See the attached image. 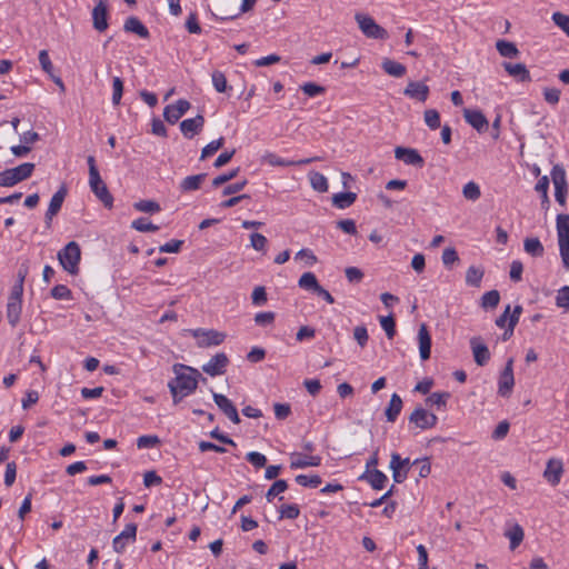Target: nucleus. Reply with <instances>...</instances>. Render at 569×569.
<instances>
[{"label":"nucleus","mask_w":569,"mask_h":569,"mask_svg":"<svg viewBox=\"0 0 569 569\" xmlns=\"http://www.w3.org/2000/svg\"><path fill=\"white\" fill-rule=\"evenodd\" d=\"M174 378L168 383L188 395H192L198 388V378L201 377L200 372L190 366L183 363H174L172 366Z\"/></svg>","instance_id":"f257e3e1"},{"label":"nucleus","mask_w":569,"mask_h":569,"mask_svg":"<svg viewBox=\"0 0 569 569\" xmlns=\"http://www.w3.org/2000/svg\"><path fill=\"white\" fill-rule=\"evenodd\" d=\"M556 227L562 266L566 270H569V214H558Z\"/></svg>","instance_id":"f03ea898"},{"label":"nucleus","mask_w":569,"mask_h":569,"mask_svg":"<svg viewBox=\"0 0 569 569\" xmlns=\"http://www.w3.org/2000/svg\"><path fill=\"white\" fill-rule=\"evenodd\" d=\"M58 259L62 268L70 274L79 272V262L81 259L80 246L76 241L67 243L58 253Z\"/></svg>","instance_id":"7ed1b4c3"},{"label":"nucleus","mask_w":569,"mask_h":569,"mask_svg":"<svg viewBox=\"0 0 569 569\" xmlns=\"http://www.w3.org/2000/svg\"><path fill=\"white\" fill-rule=\"evenodd\" d=\"M34 163L24 162L16 168L6 169L0 172V187H13L17 183L31 177Z\"/></svg>","instance_id":"20e7f679"},{"label":"nucleus","mask_w":569,"mask_h":569,"mask_svg":"<svg viewBox=\"0 0 569 569\" xmlns=\"http://www.w3.org/2000/svg\"><path fill=\"white\" fill-rule=\"evenodd\" d=\"M355 19L359 26V29L367 38L380 40L388 38L387 30L380 27L370 16L365 13H356Z\"/></svg>","instance_id":"39448f33"},{"label":"nucleus","mask_w":569,"mask_h":569,"mask_svg":"<svg viewBox=\"0 0 569 569\" xmlns=\"http://www.w3.org/2000/svg\"><path fill=\"white\" fill-rule=\"evenodd\" d=\"M551 180L555 186V198L560 206L566 204L568 191L566 170L561 164H555L551 169Z\"/></svg>","instance_id":"423d86ee"},{"label":"nucleus","mask_w":569,"mask_h":569,"mask_svg":"<svg viewBox=\"0 0 569 569\" xmlns=\"http://www.w3.org/2000/svg\"><path fill=\"white\" fill-rule=\"evenodd\" d=\"M412 466V461L409 458H401L399 453L392 452L389 467L392 470L393 481L402 483L407 479Z\"/></svg>","instance_id":"0eeeda50"},{"label":"nucleus","mask_w":569,"mask_h":569,"mask_svg":"<svg viewBox=\"0 0 569 569\" xmlns=\"http://www.w3.org/2000/svg\"><path fill=\"white\" fill-rule=\"evenodd\" d=\"M192 336L198 340L197 345L200 348L219 346L226 339V333L213 329H196L192 331Z\"/></svg>","instance_id":"6e6552de"},{"label":"nucleus","mask_w":569,"mask_h":569,"mask_svg":"<svg viewBox=\"0 0 569 569\" xmlns=\"http://www.w3.org/2000/svg\"><path fill=\"white\" fill-rule=\"evenodd\" d=\"M513 359L510 358L506 362L503 370L500 373L498 381V393L501 397H509L511 395L512 388L515 386V377H513Z\"/></svg>","instance_id":"1a4fd4ad"},{"label":"nucleus","mask_w":569,"mask_h":569,"mask_svg":"<svg viewBox=\"0 0 569 569\" xmlns=\"http://www.w3.org/2000/svg\"><path fill=\"white\" fill-rule=\"evenodd\" d=\"M89 186L93 194L103 203L108 209L113 206V197L109 192V189L100 174H97V179L89 178Z\"/></svg>","instance_id":"9d476101"},{"label":"nucleus","mask_w":569,"mask_h":569,"mask_svg":"<svg viewBox=\"0 0 569 569\" xmlns=\"http://www.w3.org/2000/svg\"><path fill=\"white\" fill-rule=\"evenodd\" d=\"M409 421L420 429L433 428L438 422V417L435 413L428 412L426 409L416 408L409 416Z\"/></svg>","instance_id":"9b49d317"},{"label":"nucleus","mask_w":569,"mask_h":569,"mask_svg":"<svg viewBox=\"0 0 569 569\" xmlns=\"http://www.w3.org/2000/svg\"><path fill=\"white\" fill-rule=\"evenodd\" d=\"M137 537V525L128 523L124 529L113 538L112 548L116 552L122 553L129 542H134Z\"/></svg>","instance_id":"f8f14e48"},{"label":"nucleus","mask_w":569,"mask_h":569,"mask_svg":"<svg viewBox=\"0 0 569 569\" xmlns=\"http://www.w3.org/2000/svg\"><path fill=\"white\" fill-rule=\"evenodd\" d=\"M229 365V358L224 352L214 355L206 365L202 366V371L210 377L223 375Z\"/></svg>","instance_id":"ddd939ff"},{"label":"nucleus","mask_w":569,"mask_h":569,"mask_svg":"<svg viewBox=\"0 0 569 569\" xmlns=\"http://www.w3.org/2000/svg\"><path fill=\"white\" fill-rule=\"evenodd\" d=\"M191 104L186 99H179L176 103L168 104L163 110L164 120L174 124L190 109Z\"/></svg>","instance_id":"4468645a"},{"label":"nucleus","mask_w":569,"mask_h":569,"mask_svg":"<svg viewBox=\"0 0 569 569\" xmlns=\"http://www.w3.org/2000/svg\"><path fill=\"white\" fill-rule=\"evenodd\" d=\"M212 398L217 407L233 422L240 423V417L236 406L224 395L212 392Z\"/></svg>","instance_id":"2eb2a0df"},{"label":"nucleus","mask_w":569,"mask_h":569,"mask_svg":"<svg viewBox=\"0 0 569 569\" xmlns=\"http://www.w3.org/2000/svg\"><path fill=\"white\" fill-rule=\"evenodd\" d=\"M470 348L472 351L475 362L483 367L490 360V351L488 347L482 342L481 337H472L470 339Z\"/></svg>","instance_id":"dca6fc26"},{"label":"nucleus","mask_w":569,"mask_h":569,"mask_svg":"<svg viewBox=\"0 0 569 569\" xmlns=\"http://www.w3.org/2000/svg\"><path fill=\"white\" fill-rule=\"evenodd\" d=\"M395 157L409 166L418 168H422L425 166L423 158L416 149L412 148L397 147L395 149Z\"/></svg>","instance_id":"f3484780"},{"label":"nucleus","mask_w":569,"mask_h":569,"mask_svg":"<svg viewBox=\"0 0 569 569\" xmlns=\"http://www.w3.org/2000/svg\"><path fill=\"white\" fill-rule=\"evenodd\" d=\"M322 458L320 456H309L300 452H292L290 455V468L303 469L307 467H318L321 465Z\"/></svg>","instance_id":"a211bd4d"},{"label":"nucleus","mask_w":569,"mask_h":569,"mask_svg":"<svg viewBox=\"0 0 569 569\" xmlns=\"http://www.w3.org/2000/svg\"><path fill=\"white\" fill-rule=\"evenodd\" d=\"M204 117L197 114L194 118L184 119L180 122V130L187 139H192L204 126Z\"/></svg>","instance_id":"6ab92c4d"},{"label":"nucleus","mask_w":569,"mask_h":569,"mask_svg":"<svg viewBox=\"0 0 569 569\" xmlns=\"http://www.w3.org/2000/svg\"><path fill=\"white\" fill-rule=\"evenodd\" d=\"M92 24L99 32L108 28V7L103 0H100L92 10Z\"/></svg>","instance_id":"aec40b11"},{"label":"nucleus","mask_w":569,"mask_h":569,"mask_svg":"<svg viewBox=\"0 0 569 569\" xmlns=\"http://www.w3.org/2000/svg\"><path fill=\"white\" fill-rule=\"evenodd\" d=\"M266 162H268L270 166L273 167H291V166H303L309 164L313 161L320 160V157H312V158H306L300 160H288L280 158L279 156L274 153H267L264 156Z\"/></svg>","instance_id":"412c9836"},{"label":"nucleus","mask_w":569,"mask_h":569,"mask_svg":"<svg viewBox=\"0 0 569 569\" xmlns=\"http://www.w3.org/2000/svg\"><path fill=\"white\" fill-rule=\"evenodd\" d=\"M463 118L478 132H485L488 129V120L479 110L465 109Z\"/></svg>","instance_id":"4be33fe9"},{"label":"nucleus","mask_w":569,"mask_h":569,"mask_svg":"<svg viewBox=\"0 0 569 569\" xmlns=\"http://www.w3.org/2000/svg\"><path fill=\"white\" fill-rule=\"evenodd\" d=\"M67 188L64 186H62L51 198L50 200V203H49V208L46 212V222L48 226H50V222L52 220V218L58 214V212L60 211L61 207H62V203L64 201V198L67 196Z\"/></svg>","instance_id":"5701e85b"},{"label":"nucleus","mask_w":569,"mask_h":569,"mask_svg":"<svg viewBox=\"0 0 569 569\" xmlns=\"http://www.w3.org/2000/svg\"><path fill=\"white\" fill-rule=\"evenodd\" d=\"M563 467L561 460L550 459L547 462L546 469L543 471V477L550 485L556 486L560 482Z\"/></svg>","instance_id":"b1692460"},{"label":"nucleus","mask_w":569,"mask_h":569,"mask_svg":"<svg viewBox=\"0 0 569 569\" xmlns=\"http://www.w3.org/2000/svg\"><path fill=\"white\" fill-rule=\"evenodd\" d=\"M503 69L507 73L520 82H530L531 76L529 70L523 63L502 62Z\"/></svg>","instance_id":"393cba45"},{"label":"nucleus","mask_w":569,"mask_h":569,"mask_svg":"<svg viewBox=\"0 0 569 569\" xmlns=\"http://www.w3.org/2000/svg\"><path fill=\"white\" fill-rule=\"evenodd\" d=\"M403 93L411 99L425 102L429 96V87L419 81H410Z\"/></svg>","instance_id":"a878e982"},{"label":"nucleus","mask_w":569,"mask_h":569,"mask_svg":"<svg viewBox=\"0 0 569 569\" xmlns=\"http://www.w3.org/2000/svg\"><path fill=\"white\" fill-rule=\"evenodd\" d=\"M418 339H419L420 358L422 360H428L430 358V352H431V337H430L428 328L425 323H422L419 328Z\"/></svg>","instance_id":"bb28decb"},{"label":"nucleus","mask_w":569,"mask_h":569,"mask_svg":"<svg viewBox=\"0 0 569 569\" xmlns=\"http://www.w3.org/2000/svg\"><path fill=\"white\" fill-rule=\"evenodd\" d=\"M359 479L367 480L375 490L383 489L388 480L387 476L378 469L366 470V472L360 476Z\"/></svg>","instance_id":"cd10ccee"},{"label":"nucleus","mask_w":569,"mask_h":569,"mask_svg":"<svg viewBox=\"0 0 569 569\" xmlns=\"http://www.w3.org/2000/svg\"><path fill=\"white\" fill-rule=\"evenodd\" d=\"M123 29L126 32L136 33L142 39L150 37L149 30L137 17H129L124 21Z\"/></svg>","instance_id":"c85d7f7f"},{"label":"nucleus","mask_w":569,"mask_h":569,"mask_svg":"<svg viewBox=\"0 0 569 569\" xmlns=\"http://www.w3.org/2000/svg\"><path fill=\"white\" fill-rule=\"evenodd\" d=\"M402 409V399L399 395L393 393L390 398L389 406L386 409V418L389 422H395Z\"/></svg>","instance_id":"c756f323"},{"label":"nucleus","mask_w":569,"mask_h":569,"mask_svg":"<svg viewBox=\"0 0 569 569\" xmlns=\"http://www.w3.org/2000/svg\"><path fill=\"white\" fill-rule=\"evenodd\" d=\"M206 177H207V173L188 176L180 182L179 188L182 192L198 190L200 188L201 183L204 181Z\"/></svg>","instance_id":"7c9ffc66"},{"label":"nucleus","mask_w":569,"mask_h":569,"mask_svg":"<svg viewBox=\"0 0 569 569\" xmlns=\"http://www.w3.org/2000/svg\"><path fill=\"white\" fill-rule=\"evenodd\" d=\"M357 200V193L348 191V192H339L332 196V204L338 209L349 208Z\"/></svg>","instance_id":"2f4dec72"},{"label":"nucleus","mask_w":569,"mask_h":569,"mask_svg":"<svg viewBox=\"0 0 569 569\" xmlns=\"http://www.w3.org/2000/svg\"><path fill=\"white\" fill-rule=\"evenodd\" d=\"M22 311V301H8L7 303V320L11 327H16L20 321Z\"/></svg>","instance_id":"473e14b6"},{"label":"nucleus","mask_w":569,"mask_h":569,"mask_svg":"<svg viewBox=\"0 0 569 569\" xmlns=\"http://www.w3.org/2000/svg\"><path fill=\"white\" fill-rule=\"evenodd\" d=\"M505 536L510 540V549L515 550L522 542L525 533L522 527L515 523L506 530Z\"/></svg>","instance_id":"72a5a7b5"},{"label":"nucleus","mask_w":569,"mask_h":569,"mask_svg":"<svg viewBox=\"0 0 569 569\" xmlns=\"http://www.w3.org/2000/svg\"><path fill=\"white\" fill-rule=\"evenodd\" d=\"M525 251L532 257H542L545 248L538 238H526L523 240Z\"/></svg>","instance_id":"f704fd0d"},{"label":"nucleus","mask_w":569,"mask_h":569,"mask_svg":"<svg viewBox=\"0 0 569 569\" xmlns=\"http://www.w3.org/2000/svg\"><path fill=\"white\" fill-rule=\"evenodd\" d=\"M382 69L386 73L396 78H400L406 73V67L402 63L391 59H385L382 61Z\"/></svg>","instance_id":"c9c22d12"},{"label":"nucleus","mask_w":569,"mask_h":569,"mask_svg":"<svg viewBox=\"0 0 569 569\" xmlns=\"http://www.w3.org/2000/svg\"><path fill=\"white\" fill-rule=\"evenodd\" d=\"M496 48L500 56L505 58H517L519 54L517 46L513 42L507 40H498Z\"/></svg>","instance_id":"e433bc0d"},{"label":"nucleus","mask_w":569,"mask_h":569,"mask_svg":"<svg viewBox=\"0 0 569 569\" xmlns=\"http://www.w3.org/2000/svg\"><path fill=\"white\" fill-rule=\"evenodd\" d=\"M309 181L311 187L318 191V192H327L328 191V180L327 178L317 171H310L309 174Z\"/></svg>","instance_id":"4c0bfd02"},{"label":"nucleus","mask_w":569,"mask_h":569,"mask_svg":"<svg viewBox=\"0 0 569 569\" xmlns=\"http://www.w3.org/2000/svg\"><path fill=\"white\" fill-rule=\"evenodd\" d=\"M298 284H299V287L301 289H305L307 291H311L313 293L318 289V287L320 286L318 280H317V277L312 272H305L300 277V279L298 281Z\"/></svg>","instance_id":"58836bf2"},{"label":"nucleus","mask_w":569,"mask_h":569,"mask_svg":"<svg viewBox=\"0 0 569 569\" xmlns=\"http://www.w3.org/2000/svg\"><path fill=\"white\" fill-rule=\"evenodd\" d=\"M450 398V393L447 391L443 392H433L426 399L427 406H436L437 408H446L447 402Z\"/></svg>","instance_id":"ea45409f"},{"label":"nucleus","mask_w":569,"mask_h":569,"mask_svg":"<svg viewBox=\"0 0 569 569\" xmlns=\"http://www.w3.org/2000/svg\"><path fill=\"white\" fill-rule=\"evenodd\" d=\"M483 270L471 266L466 272V283L472 287H479L483 277Z\"/></svg>","instance_id":"a19ab883"},{"label":"nucleus","mask_w":569,"mask_h":569,"mask_svg":"<svg viewBox=\"0 0 569 569\" xmlns=\"http://www.w3.org/2000/svg\"><path fill=\"white\" fill-rule=\"evenodd\" d=\"M133 208L144 213H156L161 210L160 204L154 200H140L133 203Z\"/></svg>","instance_id":"79ce46f5"},{"label":"nucleus","mask_w":569,"mask_h":569,"mask_svg":"<svg viewBox=\"0 0 569 569\" xmlns=\"http://www.w3.org/2000/svg\"><path fill=\"white\" fill-rule=\"evenodd\" d=\"M131 228L140 232H156L159 227L153 224L147 218H138L132 221Z\"/></svg>","instance_id":"37998d69"},{"label":"nucleus","mask_w":569,"mask_h":569,"mask_svg":"<svg viewBox=\"0 0 569 569\" xmlns=\"http://www.w3.org/2000/svg\"><path fill=\"white\" fill-rule=\"evenodd\" d=\"M295 480L298 485L309 488H317L322 483V479L318 475H298Z\"/></svg>","instance_id":"c03bdc74"},{"label":"nucleus","mask_w":569,"mask_h":569,"mask_svg":"<svg viewBox=\"0 0 569 569\" xmlns=\"http://www.w3.org/2000/svg\"><path fill=\"white\" fill-rule=\"evenodd\" d=\"M223 144H224V138L223 137H220L217 140H212L211 142H209L207 146H204L202 148L200 160H204L208 157L212 156L219 149H221L223 147Z\"/></svg>","instance_id":"a18cd8bd"},{"label":"nucleus","mask_w":569,"mask_h":569,"mask_svg":"<svg viewBox=\"0 0 569 569\" xmlns=\"http://www.w3.org/2000/svg\"><path fill=\"white\" fill-rule=\"evenodd\" d=\"M425 122L431 130H437L441 127L440 114L436 109H428L423 113Z\"/></svg>","instance_id":"49530a36"},{"label":"nucleus","mask_w":569,"mask_h":569,"mask_svg":"<svg viewBox=\"0 0 569 569\" xmlns=\"http://www.w3.org/2000/svg\"><path fill=\"white\" fill-rule=\"evenodd\" d=\"M500 301V293L498 290H490L481 297L482 308H496Z\"/></svg>","instance_id":"de8ad7c7"},{"label":"nucleus","mask_w":569,"mask_h":569,"mask_svg":"<svg viewBox=\"0 0 569 569\" xmlns=\"http://www.w3.org/2000/svg\"><path fill=\"white\" fill-rule=\"evenodd\" d=\"M211 78L212 84L218 92H227L228 89H231V87H228L227 78L223 72L214 70Z\"/></svg>","instance_id":"09e8293b"},{"label":"nucleus","mask_w":569,"mask_h":569,"mask_svg":"<svg viewBox=\"0 0 569 569\" xmlns=\"http://www.w3.org/2000/svg\"><path fill=\"white\" fill-rule=\"evenodd\" d=\"M288 489V483L283 479L276 480L266 493V498L269 502L279 493L284 492Z\"/></svg>","instance_id":"8fccbe9b"},{"label":"nucleus","mask_w":569,"mask_h":569,"mask_svg":"<svg viewBox=\"0 0 569 569\" xmlns=\"http://www.w3.org/2000/svg\"><path fill=\"white\" fill-rule=\"evenodd\" d=\"M462 194L466 199L476 201L481 196L480 187L476 182L469 181L463 186Z\"/></svg>","instance_id":"3c124183"},{"label":"nucleus","mask_w":569,"mask_h":569,"mask_svg":"<svg viewBox=\"0 0 569 569\" xmlns=\"http://www.w3.org/2000/svg\"><path fill=\"white\" fill-rule=\"evenodd\" d=\"M521 312H522V307L519 305L516 306L512 315L509 317L508 328L503 333L505 340L508 339L513 333L515 327L517 326V323L519 321V317H520Z\"/></svg>","instance_id":"603ef678"},{"label":"nucleus","mask_w":569,"mask_h":569,"mask_svg":"<svg viewBox=\"0 0 569 569\" xmlns=\"http://www.w3.org/2000/svg\"><path fill=\"white\" fill-rule=\"evenodd\" d=\"M112 103L113 106L120 104L123 94V81L119 77H114L112 80Z\"/></svg>","instance_id":"864d4df0"},{"label":"nucleus","mask_w":569,"mask_h":569,"mask_svg":"<svg viewBox=\"0 0 569 569\" xmlns=\"http://www.w3.org/2000/svg\"><path fill=\"white\" fill-rule=\"evenodd\" d=\"M300 515V509L296 503L283 505L280 508V519H297Z\"/></svg>","instance_id":"5fc2aeb1"},{"label":"nucleus","mask_w":569,"mask_h":569,"mask_svg":"<svg viewBox=\"0 0 569 569\" xmlns=\"http://www.w3.org/2000/svg\"><path fill=\"white\" fill-rule=\"evenodd\" d=\"M556 306L569 310V286H563L558 290Z\"/></svg>","instance_id":"6e6d98bb"},{"label":"nucleus","mask_w":569,"mask_h":569,"mask_svg":"<svg viewBox=\"0 0 569 569\" xmlns=\"http://www.w3.org/2000/svg\"><path fill=\"white\" fill-rule=\"evenodd\" d=\"M51 296L57 300H69L72 298V292L67 286L57 284L51 289Z\"/></svg>","instance_id":"4d7b16f0"},{"label":"nucleus","mask_w":569,"mask_h":569,"mask_svg":"<svg viewBox=\"0 0 569 569\" xmlns=\"http://www.w3.org/2000/svg\"><path fill=\"white\" fill-rule=\"evenodd\" d=\"M551 19L569 37V16L562 12H555Z\"/></svg>","instance_id":"13d9d810"},{"label":"nucleus","mask_w":569,"mask_h":569,"mask_svg":"<svg viewBox=\"0 0 569 569\" xmlns=\"http://www.w3.org/2000/svg\"><path fill=\"white\" fill-rule=\"evenodd\" d=\"M301 90L308 97H316L318 94L325 93L326 88L315 82H306L301 86Z\"/></svg>","instance_id":"bf43d9fd"},{"label":"nucleus","mask_w":569,"mask_h":569,"mask_svg":"<svg viewBox=\"0 0 569 569\" xmlns=\"http://www.w3.org/2000/svg\"><path fill=\"white\" fill-rule=\"evenodd\" d=\"M380 325L382 329L386 331V335L389 339H392L396 335V322L392 316L381 317Z\"/></svg>","instance_id":"052dcab7"},{"label":"nucleus","mask_w":569,"mask_h":569,"mask_svg":"<svg viewBox=\"0 0 569 569\" xmlns=\"http://www.w3.org/2000/svg\"><path fill=\"white\" fill-rule=\"evenodd\" d=\"M548 188H549V178L547 176L541 177L536 183V191L541 193L542 203H549L548 197Z\"/></svg>","instance_id":"680f3d73"},{"label":"nucleus","mask_w":569,"mask_h":569,"mask_svg":"<svg viewBox=\"0 0 569 569\" xmlns=\"http://www.w3.org/2000/svg\"><path fill=\"white\" fill-rule=\"evenodd\" d=\"M251 247L257 251H264L268 243L267 238L258 232L250 234Z\"/></svg>","instance_id":"e2e57ef3"},{"label":"nucleus","mask_w":569,"mask_h":569,"mask_svg":"<svg viewBox=\"0 0 569 569\" xmlns=\"http://www.w3.org/2000/svg\"><path fill=\"white\" fill-rule=\"evenodd\" d=\"M251 299L254 306H263L267 302L266 288L262 286L256 287L252 291Z\"/></svg>","instance_id":"0e129e2a"},{"label":"nucleus","mask_w":569,"mask_h":569,"mask_svg":"<svg viewBox=\"0 0 569 569\" xmlns=\"http://www.w3.org/2000/svg\"><path fill=\"white\" fill-rule=\"evenodd\" d=\"M186 29L190 32V33H194V34H199L201 33L202 29L198 22V17H197V13L196 12H191L187 20H186Z\"/></svg>","instance_id":"69168bd1"},{"label":"nucleus","mask_w":569,"mask_h":569,"mask_svg":"<svg viewBox=\"0 0 569 569\" xmlns=\"http://www.w3.org/2000/svg\"><path fill=\"white\" fill-rule=\"evenodd\" d=\"M353 338L356 339V341L358 342V345L363 348L367 342H368V339H369V336H368V330L365 326H357L355 329H353Z\"/></svg>","instance_id":"338daca9"},{"label":"nucleus","mask_w":569,"mask_h":569,"mask_svg":"<svg viewBox=\"0 0 569 569\" xmlns=\"http://www.w3.org/2000/svg\"><path fill=\"white\" fill-rule=\"evenodd\" d=\"M246 459L256 468H262L267 463L266 456L257 451H251L247 453Z\"/></svg>","instance_id":"774afa93"}]
</instances>
